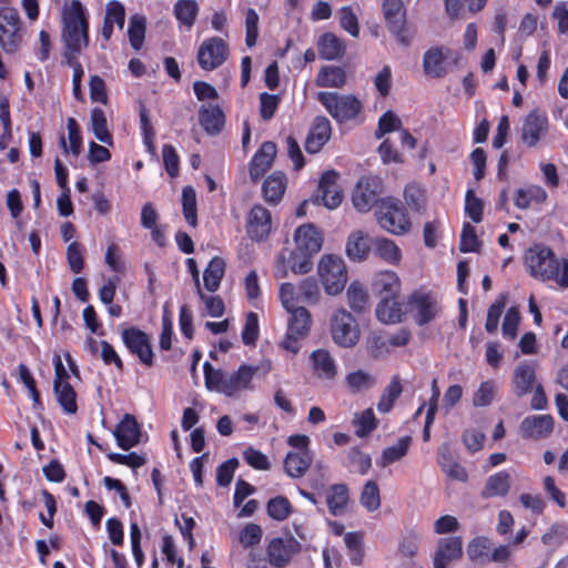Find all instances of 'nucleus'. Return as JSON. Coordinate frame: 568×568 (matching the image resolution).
<instances>
[{"label": "nucleus", "instance_id": "1", "mask_svg": "<svg viewBox=\"0 0 568 568\" xmlns=\"http://www.w3.org/2000/svg\"><path fill=\"white\" fill-rule=\"evenodd\" d=\"M524 264L536 280L555 282L560 288H568V258H558L544 243H535L526 250Z\"/></svg>", "mask_w": 568, "mask_h": 568}, {"label": "nucleus", "instance_id": "2", "mask_svg": "<svg viewBox=\"0 0 568 568\" xmlns=\"http://www.w3.org/2000/svg\"><path fill=\"white\" fill-rule=\"evenodd\" d=\"M61 19L62 40L65 45L63 58H75L89 45L87 10L80 0H71L64 4Z\"/></svg>", "mask_w": 568, "mask_h": 568}, {"label": "nucleus", "instance_id": "3", "mask_svg": "<svg viewBox=\"0 0 568 568\" xmlns=\"http://www.w3.org/2000/svg\"><path fill=\"white\" fill-rule=\"evenodd\" d=\"M205 387L211 392L234 397L240 392L251 389L257 367L242 364L232 373L214 368L209 362L203 364Z\"/></svg>", "mask_w": 568, "mask_h": 568}, {"label": "nucleus", "instance_id": "4", "mask_svg": "<svg viewBox=\"0 0 568 568\" xmlns=\"http://www.w3.org/2000/svg\"><path fill=\"white\" fill-rule=\"evenodd\" d=\"M317 101L339 124L356 120L363 110L362 101L354 94L322 91L317 93Z\"/></svg>", "mask_w": 568, "mask_h": 568}, {"label": "nucleus", "instance_id": "5", "mask_svg": "<svg viewBox=\"0 0 568 568\" xmlns=\"http://www.w3.org/2000/svg\"><path fill=\"white\" fill-rule=\"evenodd\" d=\"M376 217L381 227L394 235H404L410 231V219L398 199H382L377 205Z\"/></svg>", "mask_w": 568, "mask_h": 568}, {"label": "nucleus", "instance_id": "6", "mask_svg": "<svg viewBox=\"0 0 568 568\" xmlns=\"http://www.w3.org/2000/svg\"><path fill=\"white\" fill-rule=\"evenodd\" d=\"M318 275L328 295L339 294L347 283V270L342 257L324 255L318 263Z\"/></svg>", "mask_w": 568, "mask_h": 568}, {"label": "nucleus", "instance_id": "7", "mask_svg": "<svg viewBox=\"0 0 568 568\" xmlns=\"http://www.w3.org/2000/svg\"><path fill=\"white\" fill-rule=\"evenodd\" d=\"M383 14L388 31L398 43L408 47L414 38V31L407 27L406 9L402 0H384Z\"/></svg>", "mask_w": 568, "mask_h": 568}, {"label": "nucleus", "instance_id": "8", "mask_svg": "<svg viewBox=\"0 0 568 568\" xmlns=\"http://www.w3.org/2000/svg\"><path fill=\"white\" fill-rule=\"evenodd\" d=\"M22 42V21L17 9L0 8V45L7 53H14Z\"/></svg>", "mask_w": 568, "mask_h": 568}, {"label": "nucleus", "instance_id": "9", "mask_svg": "<svg viewBox=\"0 0 568 568\" xmlns=\"http://www.w3.org/2000/svg\"><path fill=\"white\" fill-rule=\"evenodd\" d=\"M407 307L414 322L418 326H425L434 321L442 312L437 297L425 291L413 292L407 300Z\"/></svg>", "mask_w": 568, "mask_h": 568}, {"label": "nucleus", "instance_id": "10", "mask_svg": "<svg viewBox=\"0 0 568 568\" xmlns=\"http://www.w3.org/2000/svg\"><path fill=\"white\" fill-rule=\"evenodd\" d=\"M291 314L287 323V332L282 347L293 354L300 352L301 345L300 339L305 337L312 325L311 313L303 306L288 311Z\"/></svg>", "mask_w": 568, "mask_h": 568}, {"label": "nucleus", "instance_id": "11", "mask_svg": "<svg viewBox=\"0 0 568 568\" xmlns=\"http://www.w3.org/2000/svg\"><path fill=\"white\" fill-rule=\"evenodd\" d=\"M333 341L342 347H353L359 338V329L355 318L345 310H337L331 318Z\"/></svg>", "mask_w": 568, "mask_h": 568}, {"label": "nucleus", "instance_id": "12", "mask_svg": "<svg viewBox=\"0 0 568 568\" xmlns=\"http://www.w3.org/2000/svg\"><path fill=\"white\" fill-rule=\"evenodd\" d=\"M229 57L227 43L219 37L205 39L197 49L196 60L202 70L213 71L220 68Z\"/></svg>", "mask_w": 568, "mask_h": 568}, {"label": "nucleus", "instance_id": "13", "mask_svg": "<svg viewBox=\"0 0 568 568\" xmlns=\"http://www.w3.org/2000/svg\"><path fill=\"white\" fill-rule=\"evenodd\" d=\"M383 191V181L375 175L363 176L356 183L352 195V202L358 212L371 211L375 204H379L378 196Z\"/></svg>", "mask_w": 568, "mask_h": 568}, {"label": "nucleus", "instance_id": "14", "mask_svg": "<svg viewBox=\"0 0 568 568\" xmlns=\"http://www.w3.org/2000/svg\"><path fill=\"white\" fill-rule=\"evenodd\" d=\"M122 342L129 352L135 355L145 366H152L154 353L152 349L150 336L142 329L132 326L124 328L121 333Z\"/></svg>", "mask_w": 568, "mask_h": 568}, {"label": "nucleus", "instance_id": "15", "mask_svg": "<svg viewBox=\"0 0 568 568\" xmlns=\"http://www.w3.org/2000/svg\"><path fill=\"white\" fill-rule=\"evenodd\" d=\"M549 129L548 116L544 111L532 110L523 121L521 141L528 148L536 146L547 134Z\"/></svg>", "mask_w": 568, "mask_h": 568}, {"label": "nucleus", "instance_id": "16", "mask_svg": "<svg viewBox=\"0 0 568 568\" xmlns=\"http://www.w3.org/2000/svg\"><path fill=\"white\" fill-rule=\"evenodd\" d=\"M272 230L271 212L263 205H254L247 216L246 233L254 242L267 240Z\"/></svg>", "mask_w": 568, "mask_h": 568}, {"label": "nucleus", "instance_id": "17", "mask_svg": "<svg viewBox=\"0 0 568 568\" xmlns=\"http://www.w3.org/2000/svg\"><path fill=\"white\" fill-rule=\"evenodd\" d=\"M339 174L331 170L322 174L318 183L316 200H321L323 205L329 210L339 206L343 200L342 191L337 184Z\"/></svg>", "mask_w": 568, "mask_h": 568}, {"label": "nucleus", "instance_id": "18", "mask_svg": "<svg viewBox=\"0 0 568 568\" xmlns=\"http://www.w3.org/2000/svg\"><path fill=\"white\" fill-rule=\"evenodd\" d=\"M555 426L551 415H529L519 425V433L525 439H541L548 437Z\"/></svg>", "mask_w": 568, "mask_h": 568}, {"label": "nucleus", "instance_id": "19", "mask_svg": "<svg viewBox=\"0 0 568 568\" xmlns=\"http://www.w3.org/2000/svg\"><path fill=\"white\" fill-rule=\"evenodd\" d=\"M450 49L445 47H432L423 57L424 73L433 79L444 78L449 71L448 57Z\"/></svg>", "mask_w": 568, "mask_h": 568}, {"label": "nucleus", "instance_id": "20", "mask_svg": "<svg viewBox=\"0 0 568 568\" xmlns=\"http://www.w3.org/2000/svg\"><path fill=\"white\" fill-rule=\"evenodd\" d=\"M286 536V538H274L267 547L268 561L272 567L283 568L292 555L300 549V542L293 538V535Z\"/></svg>", "mask_w": 568, "mask_h": 568}, {"label": "nucleus", "instance_id": "21", "mask_svg": "<svg viewBox=\"0 0 568 568\" xmlns=\"http://www.w3.org/2000/svg\"><path fill=\"white\" fill-rule=\"evenodd\" d=\"M463 556V541L460 536H450L438 541L433 557L434 568H447L453 560Z\"/></svg>", "mask_w": 568, "mask_h": 568}, {"label": "nucleus", "instance_id": "22", "mask_svg": "<svg viewBox=\"0 0 568 568\" xmlns=\"http://www.w3.org/2000/svg\"><path fill=\"white\" fill-rule=\"evenodd\" d=\"M332 134V125L326 116H316L305 140V150L317 153L327 143Z\"/></svg>", "mask_w": 568, "mask_h": 568}, {"label": "nucleus", "instance_id": "23", "mask_svg": "<svg viewBox=\"0 0 568 568\" xmlns=\"http://www.w3.org/2000/svg\"><path fill=\"white\" fill-rule=\"evenodd\" d=\"M116 444L123 450L136 446L140 443L141 432L134 416L125 414L114 430Z\"/></svg>", "mask_w": 568, "mask_h": 568}, {"label": "nucleus", "instance_id": "24", "mask_svg": "<svg viewBox=\"0 0 568 568\" xmlns=\"http://www.w3.org/2000/svg\"><path fill=\"white\" fill-rule=\"evenodd\" d=\"M296 248L306 255L316 254L323 244L322 234L313 224H304L296 229L294 234Z\"/></svg>", "mask_w": 568, "mask_h": 568}, {"label": "nucleus", "instance_id": "25", "mask_svg": "<svg viewBox=\"0 0 568 568\" xmlns=\"http://www.w3.org/2000/svg\"><path fill=\"white\" fill-rule=\"evenodd\" d=\"M276 155V144L264 142L256 151L250 163V176L253 181L260 180L271 168Z\"/></svg>", "mask_w": 568, "mask_h": 568}, {"label": "nucleus", "instance_id": "26", "mask_svg": "<svg viewBox=\"0 0 568 568\" xmlns=\"http://www.w3.org/2000/svg\"><path fill=\"white\" fill-rule=\"evenodd\" d=\"M199 123L209 135H217L224 128L225 114L219 105L203 104L199 110Z\"/></svg>", "mask_w": 568, "mask_h": 568}, {"label": "nucleus", "instance_id": "27", "mask_svg": "<svg viewBox=\"0 0 568 568\" xmlns=\"http://www.w3.org/2000/svg\"><path fill=\"white\" fill-rule=\"evenodd\" d=\"M536 382V365L532 362L519 363L513 376L514 392L518 397H523L532 390Z\"/></svg>", "mask_w": 568, "mask_h": 568}, {"label": "nucleus", "instance_id": "28", "mask_svg": "<svg viewBox=\"0 0 568 568\" xmlns=\"http://www.w3.org/2000/svg\"><path fill=\"white\" fill-rule=\"evenodd\" d=\"M440 469L452 479L462 483L467 481L468 473L466 468L455 460L448 444H443L438 448V460Z\"/></svg>", "mask_w": 568, "mask_h": 568}, {"label": "nucleus", "instance_id": "29", "mask_svg": "<svg viewBox=\"0 0 568 568\" xmlns=\"http://www.w3.org/2000/svg\"><path fill=\"white\" fill-rule=\"evenodd\" d=\"M511 487V477L507 470H500L490 475L484 488L481 489L480 496L483 498L505 497L509 493Z\"/></svg>", "mask_w": 568, "mask_h": 568}, {"label": "nucleus", "instance_id": "30", "mask_svg": "<svg viewBox=\"0 0 568 568\" xmlns=\"http://www.w3.org/2000/svg\"><path fill=\"white\" fill-rule=\"evenodd\" d=\"M349 501V490L345 484H334L326 491V504L333 516L346 513Z\"/></svg>", "mask_w": 568, "mask_h": 568}, {"label": "nucleus", "instance_id": "31", "mask_svg": "<svg viewBox=\"0 0 568 568\" xmlns=\"http://www.w3.org/2000/svg\"><path fill=\"white\" fill-rule=\"evenodd\" d=\"M310 359L313 371L318 378L333 379L336 376V364L328 351L323 348L316 349L312 352Z\"/></svg>", "mask_w": 568, "mask_h": 568}, {"label": "nucleus", "instance_id": "32", "mask_svg": "<svg viewBox=\"0 0 568 568\" xmlns=\"http://www.w3.org/2000/svg\"><path fill=\"white\" fill-rule=\"evenodd\" d=\"M312 452L293 453L288 452L284 459V470L292 478H301L305 475L313 462Z\"/></svg>", "mask_w": 568, "mask_h": 568}, {"label": "nucleus", "instance_id": "33", "mask_svg": "<svg viewBox=\"0 0 568 568\" xmlns=\"http://www.w3.org/2000/svg\"><path fill=\"white\" fill-rule=\"evenodd\" d=\"M320 58L327 61L339 59L344 51V42L332 32L323 33L317 41Z\"/></svg>", "mask_w": 568, "mask_h": 568}, {"label": "nucleus", "instance_id": "34", "mask_svg": "<svg viewBox=\"0 0 568 568\" xmlns=\"http://www.w3.org/2000/svg\"><path fill=\"white\" fill-rule=\"evenodd\" d=\"M373 287L381 298L396 297L400 290V281L395 272L384 271L376 274Z\"/></svg>", "mask_w": 568, "mask_h": 568}, {"label": "nucleus", "instance_id": "35", "mask_svg": "<svg viewBox=\"0 0 568 568\" xmlns=\"http://www.w3.org/2000/svg\"><path fill=\"white\" fill-rule=\"evenodd\" d=\"M263 195L266 202L276 204L281 201L286 189V176L276 171L272 173L263 183Z\"/></svg>", "mask_w": 568, "mask_h": 568}, {"label": "nucleus", "instance_id": "36", "mask_svg": "<svg viewBox=\"0 0 568 568\" xmlns=\"http://www.w3.org/2000/svg\"><path fill=\"white\" fill-rule=\"evenodd\" d=\"M373 253L388 264L396 265L400 262L402 251L394 241L386 237H376L372 241Z\"/></svg>", "mask_w": 568, "mask_h": 568}, {"label": "nucleus", "instance_id": "37", "mask_svg": "<svg viewBox=\"0 0 568 568\" xmlns=\"http://www.w3.org/2000/svg\"><path fill=\"white\" fill-rule=\"evenodd\" d=\"M371 250L372 242L369 243V239L362 231L354 232L348 236L346 253L352 261H364Z\"/></svg>", "mask_w": 568, "mask_h": 568}, {"label": "nucleus", "instance_id": "38", "mask_svg": "<svg viewBox=\"0 0 568 568\" xmlns=\"http://www.w3.org/2000/svg\"><path fill=\"white\" fill-rule=\"evenodd\" d=\"M173 13L181 27L191 30L199 14V4L195 0H178Z\"/></svg>", "mask_w": 568, "mask_h": 568}, {"label": "nucleus", "instance_id": "39", "mask_svg": "<svg viewBox=\"0 0 568 568\" xmlns=\"http://www.w3.org/2000/svg\"><path fill=\"white\" fill-rule=\"evenodd\" d=\"M346 82V73L341 67L324 65L316 75L315 83L318 88L341 89Z\"/></svg>", "mask_w": 568, "mask_h": 568}, {"label": "nucleus", "instance_id": "40", "mask_svg": "<svg viewBox=\"0 0 568 568\" xmlns=\"http://www.w3.org/2000/svg\"><path fill=\"white\" fill-rule=\"evenodd\" d=\"M412 438L409 436L400 437L395 445L383 449L381 458L376 462L381 467H387L404 458L409 449Z\"/></svg>", "mask_w": 568, "mask_h": 568}, {"label": "nucleus", "instance_id": "41", "mask_svg": "<svg viewBox=\"0 0 568 568\" xmlns=\"http://www.w3.org/2000/svg\"><path fill=\"white\" fill-rule=\"evenodd\" d=\"M376 316L385 324L398 323L403 316L402 306L395 297L381 298L376 306Z\"/></svg>", "mask_w": 568, "mask_h": 568}, {"label": "nucleus", "instance_id": "42", "mask_svg": "<svg viewBox=\"0 0 568 568\" xmlns=\"http://www.w3.org/2000/svg\"><path fill=\"white\" fill-rule=\"evenodd\" d=\"M224 272L225 263L223 258L217 256L213 257L209 262L203 273L204 287L209 292H215L220 287L221 281L224 276Z\"/></svg>", "mask_w": 568, "mask_h": 568}, {"label": "nucleus", "instance_id": "43", "mask_svg": "<svg viewBox=\"0 0 568 568\" xmlns=\"http://www.w3.org/2000/svg\"><path fill=\"white\" fill-rule=\"evenodd\" d=\"M547 192L539 185H529L519 189L515 195V205L518 209H527L532 203H544L547 200Z\"/></svg>", "mask_w": 568, "mask_h": 568}, {"label": "nucleus", "instance_id": "44", "mask_svg": "<svg viewBox=\"0 0 568 568\" xmlns=\"http://www.w3.org/2000/svg\"><path fill=\"white\" fill-rule=\"evenodd\" d=\"M53 392L64 414L73 415L78 412L77 393L70 383L53 385Z\"/></svg>", "mask_w": 568, "mask_h": 568}, {"label": "nucleus", "instance_id": "45", "mask_svg": "<svg viewBox=\"0 0 568 568\" xmlns=\"http://www.w3.org/2000/svg\"><path fill=\"white\" fill-rule=\"evenodd\" d=\"M91 131L94 136L102 143L112 145L113 138L106 125V118L104 111L100 108H93L91 110Z\"/></svg>", "mask_w": 568, "mask_h": 568}, {"label": "nucleus", "instance_id": "46", "mask_svg": "<svg viewBox=\"0 0 568 568\" xmlns=\"http://www.w3.org/2000/svg\"><path fill=\"white\" fill-rule=\"evenodd\" d=\"M402 390L403 388L399 378L397 376L393 377L377 403V410L382 414L389 413L394 403L400 396Z\"/></svg>", "mask_w": 568, "mask_h": 568}, {"label": "nucleus", "instance_id": "47", "mask_svg": "<svg viewBox=\"0 0 568 568\" xmlns=\"http://www.w3.org/2000/svg\"><path fill=\"white\" fill-rule=\"evenodd\" d=\"M139 118H140V131L142 135V141L145 146V150L154 154L155 153V145H154V139H155V130L151 123L149 111L145 105L141 104L139 110Z\"/></svg>", "mask_w": 568, "mask_h": 568}, {"label": "nucleus", "instance_id": "48", "mask_svg": "<svg viewBox=\"0 0 568 568\" xmlns=\"http://www.w3.org/2000/svg\"><path fill=\"white\" fill-rule=\"evenodd\" d=\"M491 542L486 536L475 537L467 546V555L471 561L488 562Z\"/></svg>", "mask_w": 568, "mask_h": 568}, {"label": "nucleus", "instance_id": "49", "mask_svg": "<svg viewBox=\"0 0 568 568\" xmlns=\"http://www.w3.org/2000/svg\"><path fill=\"white\" fill-rule=\"evenodd\" d=\"M182 207L186 223L195 227L197 225L196 193L192 186L182 190Z\"/></svg>", "mask_w": 568, "mask_h": 568}, {"label": "nucleus", "instance_id": "50", "mask_svg": "<svg viewBox=\"0 0 568 568\" xmlns=\"http://www.w3.org/2000/svg\"><path fill=\"white\" fill-rule=\"evenodd\" d=\"M67 129L69 138V148L63 135L60 138V144L63 148L64 152H71L73 155L78 156L80 154L82 146V138L80 134L78 122L74 118L68 119Z\"/></svg>", "mask_w": 568, "mask_h": 568}, {"label": "nucleus", "instance_id": "51", "mask_svg": "<svg viewBox=\"0 0 568 568\" xmlns=\"http://www.w3.org/2000/svg\"><path fill=\"white\" fill-rule=\"evenodd\" d=\"M507 302V295L506 294H499L498 297L495 300L494 303L490 304L487 311V318L485 328L487 333L494 334L499 324L500 316L505 310Z\"/></svg>", "mask_w": 568, "mask_h": 568}, {"label": "nucleus", "instance_id": "52", "mask_svg": "<svg viewBox=\"0 0 568 568\" xmlns=\"http://www.w3.org/2000/svg\"><path fill=\"white\" fill-rule=\"evenodd\" d=\"M128 36L130 43L134 50H140L143 45L145 36V18L134 14L129 22Z\"/></svg>", "mask_w": 568, "mask_h": 568}, {"label": "nucleus", "instance_id": "53", "mask_svg": "<svg viewBox=\"0 0 568 568\" xmlns=\"http://www.w3.org/2000/svg\"><path fill=\"white\" fill-rule=\"evenodd\" d=\"M496 389L497 386L493 379L481 382L473 395V405L475 407L489 406L495 399Z\"/></svg>", "mask_w": 568, "mask_h": 568}, {"label": "nucleus", "instance_id": "54", "mask_svg": "<svg viewBox=\"0 0 568 568\" xmlns=\"http://www.w3.org/2000/svg\"><path fill=\"white\" fill-rule=\"evenodd\" d=\"M321 297L318 283L313 277L304 278L298 285V297L301 302L314 305Z\"/></svg>", "mask_w": 568, "mask_h": 568}, {"label": "nucleus", "instance_id": "55", "mask_svg": "<svg viewBox=\"0 0 568 568\" xmlns=\"http://www.w3.org/2000/svg\"><path fill=\"white\" fill-rule=\"evenodd\" d=\"M0 120L3 132L0 135V150L3 151L12 140L11 115L9 110V101L3 98L0 100Z\"/></svg>", "mask_w": 568, "mask_h": 568}, {"label": "nucleus", "instance_id": "56", "mask_svg": "<svg viewBox=\"0 0 568 568\" xmlns=\"http://www.w3.org/2000/svg\"><path fill=\"white\" fill-rule=\"evenodd\" d=\"M354 424L356 426L355 434L358 437L363 438L368 436L377 427V420L375 418L373 409L367 408L361 414L356 415Z\"/></svg>", "mask_w": 568, "mask_h": 568}, {"label": "nucleus", "instance_id": "57", "mask_svg": "<svg viewBox=\"0 0 568 568\" xmlns=\"http://www.w3.org/2000/svg\"><path fill=\"white\" fill-rule=\"evenodd\" d=\"M361 504L368 511H374L381 506V495L377 484L368 480L361 493Z\"/></svg>", "mask_w": 568, "mask_h": 568}, {"label": "nucleus", "instance_id": "58", "mask_svg": "<svg viewBox=\"0 0 568 568\" xmlns=\"http://www.w3.org/2000/svg\"><path fill=\"white\" fill-rule=\"evenodd\" d=\"M347 302L354 312H362L367 303L368 295L362 284L353 282L346 292Z\"/></svg>", "mask_w": 568, "mask_h": 568}, {"label": "nucleus", "instance_id": "59", "mask_svg": "<svg viewBox=\"0 0 568 568\" xmlns=\"http://www.w3.org/2000/svg\"><path fill=\"white\" fill-rule=\"evenodd\" d=\"M484 203L475 195L474 190L468 189L465 194V213L474 222L480 223L483 220Z\"/></svg>", "mask_w": 568, "mask_h": 568}, {"label": "nucleus", "instance_id": "60", "mask_svg": "<svg viewBox=\"0 0 568 568\" xmlns=\"http://www.w3.org/2000/svg\"><path fill=\"white\" fill-rule=\"evenodd\" d=\"M260 333L258 316L254 312L246 315L245 323L242 329V342L246 346L255 345Z\"/></svg>", "mask_w": 568, "mask_h": 568}, {"label": "nucleus", "instance_id": "61", "mask_svg": "<svg viewBox=\"0 0 568 568\" xmlns=\"http://www.w3.org/2000/svg\"><path fill=\"white\" fill-rule=\"evenodd\" d=\"M267 514L275 520H284L291 513V503L284 496H276L267 501Z\"/></svg>", "mask_w": 568, "mask_h": 568}, {"label": "nucleus", "instance_id": "62", "mask_svg": "<svg viewBox=\"0 0 568 568\" xmlns=\"http://www.w3.org/2000/svg\"><path fill=\"white\" fill-rule=\"evenodd\" d=\"M519 322L520 314L518 308L515 306L509 307L505 314L501 325V331L505 338L513 341L517 337Z\"/></svg>", "mask_w": 568, "mask_h": 568}, {"label": "nucleus", "instance_id": "63", "mask_svg": "<svg viewBox=\"0 0 568 568\" xmlns=\"http://www.w3.org/2000/svg\"><path fill=\"white\" fill-rule=\"evenodd\" d=\"M374 377L361 369L352 372L346 376L347 387L354 393L362 389H368L374 385Z\"/></svg>", "mask_w": 568, "mask_h": 568}, {"label": "nucleus", "instance_id": "64", "mask_svg": "<svg viewBox=\"0 0 568 568\" xmlns=\"http://www.w3.org/2000/svg\"><path fill=\"white\" fill-rule=\"evenodd\" d=\"M65 255L70 270L74 274L81 273L84 266L83 246L79 242H71Z\"/></svg>", "mask_w": 568, "mask_h": 568}]
</instances>
